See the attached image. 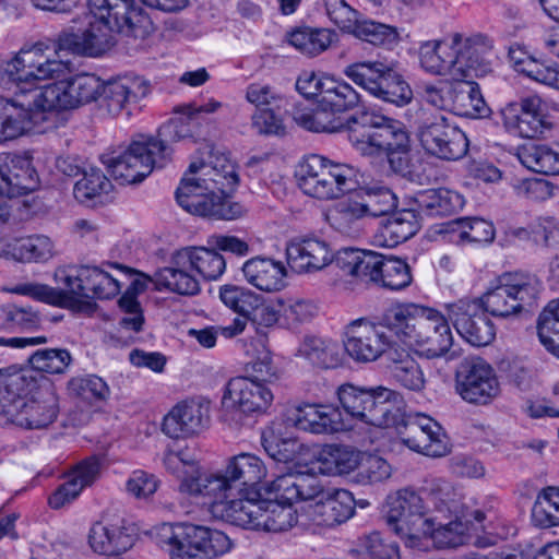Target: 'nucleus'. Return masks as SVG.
<instances>
[{"mask_svg":"<svg viewBox=\"0 0 559 559\" xmlns=\"http://www.w3.org/2000/svg\"><path fill=\"white\" fill-rule=\"evenodd\" d=\"M235 164L228 154L212 153L207 163H192L176 190L177 203L188 213L214 219L233 221L243 207L233 202L229 192L238 185Z\"/></svg>","mask_w":559,"mask_h":559,"instance_id":"nucleus-1","label":"nucleus"},{"mask_svg":"<svg viewBox=\"0 0 559 559\" xmlns=\"http://www.w3.org/2000/svg\"><path fill=\"white\" fill-rule=\"evenodd\" d=\"M53 280L57 287L40 283H20L8 292L52 306L81 311L92 299H111L120 290V282L103 266L70 264L56 269Z\"/></svg>","mask_w":559,"mask_h":559,"instance_id":"nucleus-2","label":"nucleus"},{"mask_svg":"<svg viewBox=\"0 0 559 559\" xmlns=\"http://www.w3.org/2000/svg\"><path fill=\"white\" fill-rule=\"evenodd\" d=\"M491 43L481 34L452 33L441 40L421 43V69L452 80L484 76L490 72Z\"/></svg>","mask_w":559,"mask_h":559,"instance_id":"nucleus-3","label":"nucleus"},{"mask_svg":"<svg viewBox=\"0 0 559 559\" xmlns=\"http://www.w3.org/2000/svg\"><path fill=\"white\" fill-rule=\"evenodd\" d=\"M347 136L361 155L385 154L394 173L411 181L417 177L409 158V138L401 122L380 115L364 114L348 120Z\"/></svg>","mask_w":559,"mask_h":559,"instance_id":"nucleus-4","label":"nucleus"},{"mask_svg":"<svg viewBox=\"0 0 559 559\" xmlns=\"http://www.w3.org/2000/svg\"><path fill=\"white\" fill-rule=\"evenodd\" d=\"M447 511L450 521L448 523L436 522L437 519L427 518L421 523V540L430 539L438 548L457 547L467 544L478 527L490 530L489 536H477L474 545L480 548L491 546L502 534L493 532V522L497 519V510L492 504L483 508H474L468 502L451 500L439 508L438 512Z\"/></svg>","mask_w":559,"mask_h":559,"instance_id":"nucleus-5","label":"nucleus"},{"mask_svg":"<svg viewBox=\"0 0 559 559\" xmlns=\"http://www.w3.org/2000/svg\"><path fill=\"white\" fill-rule=\"evenodd\" d=\"M182 121H170L159 130L157 138L141 136L134 140L121 154L103 155L102 162L110 176L120 185L138 183L143 181L155 167H163L169 159L171 150L169 140H179L189 135L183 131Z\"/></svg>","mask_w":559,"mask_h":559,"instance_id":"nucleus-6","label":"nucleus"},{"mask_svg":"<svg viewBox=\"0 0 559 559\" xmlns=\"http://www.w3.org/2000/svg\"><path fill=\"white\" fill-rule=\"evenodd\" d=\"M337 399L350 418L378 428L395 426L402 442L411 450L419 452L418 440L404 436L402 430L407 429L408 424L403 419L399 423V409L393 404L397 399L395 391L381 385L366 389L345 383L337 389Z\"/></svg>","mask_w":559,"mask_h":559,"instance_id":"nucleus-7","label":"nucleus"},{"mask_svg":"<svg viewBox=\"0 0 559 559\" xmlns=\"http://www.w3.org/2000/svg\"><path fill=\"white\" fill-rule=\"evenodd\" d=\"M335 260L344 273L385 290L401 292L413 282L411 266L395 255L344 248L337 252Z\"/></svg>","mask_w":559,"mask_h":559,"instance_id":"nucleus-8","label":"nucleus"},{"mask_svg":"<svg viewBox=\"0 0 559 559\" xmlns=\"http://www.w3.org/2000/svg\"><path fill=\"white\" fill-rule=\"evenodd\" d=\"M419 305L415 302H397L389 307L382 314L380 324L393 331L403 347L396 349L393 361L394 378L406 389L419 388Z\"/></svg>","mask_w":559,"mask_h":559,"instance_id":"nucleus-9","label":"nucleus"},{"mask_svg":"<svg viewBox=\"0 0 559 559\" xmlns=\"http://www.w3.org/2000/svg\"><path fill=\"white\" fill-rule=\"evenodd\" d=\"M358 170L352 165L334 163L321 155L308 156L299 166V188L307 195L331 200L355 189Z\"/></svg>","mask_w":559,"mask_h":559,"instance_id":"nucleus-10","label":"nucleus"},{"mask_svg":"<svg viewBox=\"0 0 559 559\" xmlns=\"http://www.w3.org/2000/svg\"><path fill=\"white\" fill-rule=\"evenodd\" d=\"M162 542L168 547L170 559H216L233 546L222 531L190 523L165 527Z\"/></svg>","mask_w":559,"mask_h":559,"instance_id":"nucleus-11","label":"nucleus"},{"mask_svg":"<svg viewBox=\"0 0 559 559\" xmlns=\"http://www.w3.org/2000/svg\"><path fill=\"white\" fill-rule=\"evenodd\" d=\"M87 5L90 22L109 39V46L114 44V32L141 39L152 32L150 17L134 0H87Z\"/></svg>","mask_w":559,"mask_h":559,"instance_id":"nucleus-12","label":"nucleus"},{"mask_svg":"<svg viewBox=\"0 0 559 559\" xmlns=\"http://www.w3.org/2000/svg\"><path fill=\"white\" fill-rule=\"evenodd\" d=\"M344 74L370 95L396 106H405L413 98L408 83L389 64L379 60L354 62Z\"/></svg>","mask_w":559,"mask_h":559,"instance_id":"nucleus-13","label":"nucleus"},{"mask_svg":"<svg viewBox=\"0 0 559 559\" xmlns=\"http://www.w3.org/2000/svg\"><path fill=\"white\" fill-rule=\"evenodd\" d=\"M540 288V282L535 275L504 273L490 283L479 301L490 314L508 317L519 312L524 304L535 300Z\"/></svg>","mask_w":559,"mask_h":559,"instance_id":"nucleus-14","label":"nucleus"},{"mask_svg":"<svg viewBox=\"0 0 559 559\" xmlns=\"http://www.w3.org/2000/svg\"><path fill=\"white\" fill-rule=\"evenodd\" d=\"M104 82L94 74H79L48 84L33 96V104L49 118L56 111L78 108L100 97Z\"/></svg>","mask_w":559,"mask_h":559,"instance_id":"nucleus-15","label":"nucleus"},{"mask_svg":"<svg viewBox=\"0 0 559 559\" xmlns=\"http://www.w3.org/2000/svg\"><path fill=\"white\" fill-rule=\"evenodd\" d=\"M68 71V63L58 58L57 50L49 53L43 44L22 49L4 68L9 81L29 85L39 81L59 79Z\"/></svg>","mask_w":559,"mask_h":559,"instance_id":"nucleus-16","label":"nucleus"},{"mask_svg":"<svg viewBox=\"0 0 559 559\" xmlns=\"http://www.w3.org/2000/svg\"><path fill=\"white\" fill-rule=\"evenodd\" d=\"M501 116L504 128L521 138H537L554 126L548 103L538 95H530L519 103L508 104L502 108Z\"/></svg>","mask_w":559,"mask_h":559,"instance_id":"nucleus-17","label":"nucleus"},{"mask_svg":"<svg viewBox=\"0 0 559 559\" xmlns=\"http://www.w3.org/2000/svg\"><path fill=\"white\" fill-rule=\"evenodd\" d=\"M421 148L441 159L456 160L466 155L468 140L456 126L443 115L425 118L421 126Z\"/></svg>","mask_w":559,"mask_h":559,"instance_id":"nucleus-18","label":"nucleus"},{"mask_svg":"<svg viewBox=\"0 0 559 559\" xmlns=\"http://www.w3.org/2000/svg\"><path fill=\"white\" fill-rule=\"evenodd\" d=\"M383 513L390 528L407 547L418 545L419 492L415 488L406 487L389 495Z\"/></svg>","mask_w":559,"mask_h":559,"instance_id":"nucleus-19","label":"nucleus"},{"mask_svg":"<svg viewBox=\"0 0 559 559\" xmlns=\"http://www.w3.org/2000/svg\"><path fill=\"white\" fill-rule=\"evenodd\" d=\"M40 186L32 156L27 153H0V197L27 195Z\"/></svg>","mask_w":559,"mask_h":559,"instance_id":"nucleus-20","label":"nucleus"},{"mask_svg":"<svg viewBox=\"0 0 559 559\" xmlns=\"http://www.w3.org/2000/svg\"><path fill=\"white\" fill-rule=\"evenodd\" d=\"M344 348L356 361H374L390 347L391 340L380 323L360 318L346 326Z\"/></svg>","mask_w":559,"mask_h":559,"instance_id":"nucleus-21","label":"nucleus"},{"mask_svg":"<svg viewBox=\"0 0 559 559\" xmlns=\"http://www.w3.org/2000/svg\"><path fill=\"white\" fill-rule=\"evenodd\" d=\"M44 381H50L44 376H38L32 369L9 366L0 373V423L16 412L17 406L27 401L44 385Z\"/></svg>","mask_w":559,"mask_h":559,"instance_id":"nucleus-22","label":"nucleus"},{"mask_svg":"<svg viewBox=\"0 0 559 559\" xmlns=\"http://www.w3.org/2000/svg\"><path fill=\"white\" fill-rule=\"evenodd\" d=\"M58 414V396L51 381L27 401L17 406L0 425L13 424L25 429H41L53 423Z\"/></svg>","mask_w":559,"mask_h":559,"instance_id":"nucleus-23","label":"nucleus"},{"mask_svg":"<svg viewBox=\"0 0 559 559\" xmlns=\"http://www.w3.org/2000/svg\"><path fill=\"white\" fill-rule=\"evenodd\" d=\"M151 92V84L139 75H122L104 82L100 94V108L110 117L123 112L130 115L131 107L146 97Z\"/></svg>","mask_w":559,"mask_h":559,"instance_id":"nucleus-24","label":"nucleus"},{"mask_svg":"<svg viewBox=\"0 0 559 559\" xmlns=\"http://www.w3.org/2000/svg\"><path fill=\"white\" fill-rule=\"evenodd\" d=\"M31 99L22 100L20 96L5 98L0 96V144L17 139L26 131L47 120L44 111Z\"/></svg>","mask_w":559,"mask_h":559,"instance_id":"nucleus-25","label":"nucleus"},{"mask_svg":"<svg viewBox=\"0 0 559 559\" xmlns=\"http://www.w3.org/2000/svg\"><path fill=\"white\" fill-rule=\"evenodd\" d=\"M273 399L267 384L237 376L226 383L223 404L248 415L263 414L272 405Z\"/></svg>","mask_w":559,"mask_h":559,"instance_id":"nucleus-26","label":"nucleus"},{"mask_svg":"<svg viewBox=\"0 0 559 559\" xmlns=\"http://www.w3.org/2000/svg\"><path fill=\"white\" fill-rule=\"evenodd\" d=\"M547 53L559 60V34H550L545 39ZM509 58L518 72L525 74L532 80L559 90V64H546L535 59L520 45L510 47Z\"/></svg>","mask_w":559,"mask_h":559,"instance_id":"nucleus-27","label":"nucleus"},{"mask_svg":"<svg viewBox=\"0 0 559 559\" xmlns=\"http://www.w3.org/2000/svg\"><path fill=\"white\" fill-rule=\"evenodd\" d=\"M209 403L188 400L178 403L164 417L162 430L173 439L187 438L201 432L209 424Z\"/></svg>","mask_w":559,"mask_h":559,"instance_id":"nucleus-28","label":"nucleus"},{"mask_svg":"<svg viewBox=\"0 0 559 559\" xmlns=\"http://www.w3.org/2000/svg\"><path fill=\"white\" fill-rule=\"evenodd\" d=\"M190 468L191 473H187L180 480L179 489L183 493L207 499L213 515L216 503H225L229 498L239 495L226 472L205 474L195 465Z\"/></svg>","mask_w":559,"mask_h":559,"instance_id":"nucleus-29","label":"nucleus"},{"mask_svg":"<svg viewBox=\"0 0 559 559\" xmlns=\"http://www.w3.org/2000/svg\"><path fill=\"white\" fill-rule=\"evenodd\" d=\"M355 499L350 491L326 488L319 495L318 502L307 507L309 519L317 525L333 527L349 520L355 513Z\"/></svg>","mask_w":559,"mask_h":559,"instance_id":"nucleus-30","label":"nucleus"},{"mask_svg":"<svg viewBox=\"0 0 559 559\" xmlns=\"http://www.w3.org/2000/svg\"><path fill=\"white\" fill-rule=\"evenodd\" d=\"M287 263L298 274L314 273L330 265L334 259L329 242L317 237L296 239L286 247Z\"/></svg>","mask_w":559,"mask_h":559,"instance_id":"nucleus-31","label":"nucleus"},{"mask_svg":"<svg viewBox=\"0 0 559 559\" xmlns=\"http://www.w3.org/2000/svg\"><path fill=\"white\" fill-rule=\"evenodd\" d=\"M290 420L297 429L314 435L347 429L341 411L331 404L302 403L294 408Z\"/></svg>","mask_w":559,"mask_h":559,"instance_id":"nucleus-32","label":"nucleus"},{"mask_svg":"<svg viewBox=\"0 0 559 559\" xmlns=\"http://www.w3.org/2000/svg\"><path fill=\"white\" fill-rule=\"evenodd\" d=\"M456 391L466 402L486 404L499 394V382L493 369L479 360L457 374Z\"/></svg>","mask_w":559,"mask_h":559,"instance_id":"nucleus-33","label":"nucleus"},{"mask_svg":"<svg viewBox=\"0 0 559 559\" xmlns=\"http://www.w3.org/2000/svg\"><path fill=\"white\" fill-rule=\"evenodd\" d=\"M129 531L122 522L96 521L88 530L87 544L97 555L120 556L133 546L134 536Z\"/></svg>","mask_w":559,"mask_h":559,"instance_id":"nucleus-34","label":"nucleus"},{"mask_svg":"<svg viewBox=\"0 0 559 559\" xmlns=\"http://www.w3.org/2000/svg\"><path fill=\"white\" fill-rule=\"evenodd\" d=\"M452 345V334L444 317L431 309L421 307V356L440 357Z\"/></svg>","mask_w":559,"mask_h":559,"instance_id":"nucleus-35","label":"nucleus"},{"mask_svg":"<svg viewBox=\"0 0 559 559\" xmlns=\"http://www.w3.org/2000/svg\"><path fill=\"white\" fill-rule=\"evenodd\" d=\"M476 304L467 305L465 311H453V324L457 333L473 346L489 345L496 336L491 320L484 313H475Z\"/></svg>","mask_w":559,"mask_h":559,"instance_id":"nucleus-36","label":"nucleus"},{"mask_svg":"<svg viewBox=\"0 0 559 559\" xmlns=\"http://www.w3.org/2000/svg\"><path fill=\"white\" fill-rule=\"evenodd\" d=\"M242 273L250 285L263 292H278L286 285L284 264L271 258L255 257L249 259L242 265Z\"/></svg>","mask_w":559,"mask_h":559,"instance_id":"nucleus-37","label":"nucleus"},{"mask_svg":"<svg viewBox=\"0 0 559 559\" xmlns=\"http://www.w3.org/2000/svg\"><path fill=\"white\" fill-rule=\"evenodd\" d=\"M180 251L171 258L170 265L155 273L154 283L157 290H168L181 296H194L200 292V283L189 265H180Z\"/></svg>","mask_w":559,"mask_h":559,"instance_id":"nucleus-38","label":"nucleus"},{"mask_svg":"<svg viewBox=\"0 0 559 559\" xmlns=\"http://www.w3.org/2000/svg\"><path fill=\"white\" fill-rule=\"evenodd\" d=\"M468 79L454 80L452 100L447 99L445 104H452L453 114L468 118H483L489 115V107L484 100L479 86Z\"/></svg>","mask_w":559,"mask_h":559,"instance_id":"nucleus-39","label":"nucleus"},{"mask_svg":"<svg viewBox=\"0 0 559 559\" xmlns=\"http://www.w3.org/2000/svg\"><path fill=\"white\" fill-rule=\"evenodd\" d=\"M57 46L59 50L88 57H98L110 47L109 39H105V35L97 32L91 22H88V27L81 33L61 32L57 38Z\"/></svg>","mask_w":559,"mask_h":559,"instance_id":"nucleus-40","label":"nucleus"},{"mask_svg":"<svg viewBox=\"0 0 559 559\" xmlns=\"http://www.w3.org/2000/svg\"><path fill=\"white\" fill-rule=\"evenodd\" d=\"M180 265H189L194 274L207 281L217 280L226 269L224 257L214 248L188 247L180 249Z\"/></svg>","mask_w":559,"mask_h":559,"instance_id":"nucleus-41","label":"nucleus"},{"mask_svg":"<svg viewBox=\"0 0 559 559\" xmlns=\"http://www.w3.org/2000/svg\"><path fill=\"white\" fill-rule=\"evenodd\" d=\"M237 495L229 498L225 503H216L214 516L235 526L257 531L259 520L260 500L237 498Z\"/></svg>","mask_w":559,"mask_h":559,"instance_id":"nucleus-42","label":"nucleus"},{"mask_svg":"<svg viewBox=\"0 0 559 559\" xmlns=\"http://www.w3.org/2000/svg\"><path fill=\"white\" fill-rule=\"evenodd\" d=\"M445 233L457 245H487L493 241L496 229L489 221L479 217H465L449 223Z\"/></svg>","mask_w":559,"mask_h":559,"instance_id":"nucleus-43","label":"nucleus"},{"mask_svg":"<svg viewBox=\"0 0 559 559\" xmlns=\"http://www.w3.org/2000/svg\"><path fill=\"white\" fill-rule=\"evenodd\" d=\"M226 473L238 493L245 487H254L266 476L263 461L251 453H240L231 457L226 466Z\"/></svg>","mask_w":559,"mask_h":559,"instance_id":"nucleus-44","label":"nucleus"},{"mask_svg":"<svg viewBox=\"0 0 559 559\" xmlns=\"http://www.w3.org/2000/svg\"><path fill=\"white\" fill-rule=\"evenodd\" d=\"M418 230L416 215L413 211H402L382 223L376 235L378 246L394 248L408 240Z\"/></svg>","mask_w":559,"mask_h":559,"instance_id":"nucleus-45","label":"nucleus"},{"mask_svg":"<svg viewBox=\"0 0 559 559\" xmlns=\"http://www.w3.org/2000/svg\"><path fill=\"white\" fill-rule=\"evenodd\" d=\"M318 103L328 114H342L357 108L361 104V96L346 81L326 78L324 94Z\"/></svg>","mask_w":559,"mask_h":559,"instance_id":"nucleus-46","label":"nucleus"},{"mask_svg":"<svg viewBox=\"0 0 559 559\" xmlns=\"http://www.w3.org/2000/svg\"><path fill=\"white\" fill-rule=\"evenodd\" d=\"M365 217L367 214L357 192L336 202L325 214L328 223L334 229L347 235L357 231Z\"/></svg>","mask_w":559,"mask_h":559,"instance_id":"nucleus-47","label":"nucleus"},{"mask_svg":"<svg viewBox=\"0 0 559 559\" xmlns=\"http://www.w3.org/2000/svg\"><path fill=\"white\" fill-rule=\"evenodd\" d=\"M260 515L257 531L283 532L297 523V514L293 506L276 500H260Z\"/></svg>","mask_w":559,"mask_h":559,"instance_id":"nucleus-48","label":"nucleus"},{"mask_svg":"<svg viewBox=\"0 0 559 559\" xmlns=\"http://www.w3.org/2000/svg\"><path fill=\"white\" fill-rule=\"evenodd\" d=\"M299 353L320 368H336L342 362V348L332 340L308 336L301 343Z\"/></svg>","mask_w":559,"mask_h":559,"instance_id":"nucleus-49","label":"nucleus"},{"mask_svg":"<svg viewBox=\"0 0 559 559\" xmlns=\"http://www.w3.org/2000/svg\"><path fill=\"white\" fill-rule=\"evenodd\" d=\"M532 523L538 528L559 526V487L547 486L538 491L531 514Z\"/></svg>","mask_w":559,"mask_h":559,"instance_id":"nucleus-50","label":"nucleus"},{"mask_svg":"<svg viewBox=\"0 0 559 559\" xmlns=\"http://www.w3.org/2000/svg\"><path fill=\"white\" fill-rule=\"evenodd\" d=\"M465 205V198L455 190L447 188L426 189L421 191V210L428 215H451Z\"/></svg>","mask_w":559,"mask_h":559,"instance_id":"nucleus-51","label":"nucleus"},{"mask_svg":"<svg viewBox=\"0 0 559 559\" xmlns=\"http://www.w3.org/2000/svg\"><path fill=\"white\" fill-rule=\"evenodd\" d=\"M335 34L328 28L298 27L287 36L288 43L301 53L317 56L326 50Z\"/></svg>","mask_w":559,"mask_h":559,"instance_id":"nucleus-52","label":"nucleus"},{"mask_svg":"<svg viewBox=\"0 0 559 559\" xmlns=\"http://www.w3.org/2000/svg\"><path fill=\"white\" fill-rule=\"evenodd\" d=\"M240 377L270 384L281 379V370L274 364L273 355L270 349L260 344V346L254 349L250 359L245 362Z\"/></svg>","mask_w":559,"mask_h":559,"instance_id":"nucleus-53","label":"nucleus"},{"mask_svg":"<svg viewBox=\"0 0 559 559\" xmlns=\"http://www.w3.org/2000/svg\"><path fill=\"white\" fill-rule=\"evenodd\" d=\"M519 158L525 167L535 173L559 175V151L547 145H526L521 148Z\"/></svg>","mask_w":559,"mask_h":559,"instance_id":"nucleus-54","label":"nucleus"},{"mask_svg":"<svg viewBox=\"0 0 559 559\" xmlns=\"http://www.w3.org/2000/svg\"><path fill=\"white\" fill-rule=\"evenodd\" d=\"M10 253L20 262H45L53 255V246L47 236L37 235L16 239Z\"/></svg>","mask_w":559,"mask_h":559,"instance_id":"nucleus-55","label":"nucleus"},{"mask_svg":"<svg viewBox=\"0 0 559 559\" xmlns=\"http://www.w3.org/2000/svg\"><path fill=\"white\" fill-rule=\"evenodd\" d=\"M451 451V442L439 423L421 414V455L442 457Z\"/></svg>","mask_w":559,"mask_h":559,"instance_id":"nucleus-56","label":"nucleus"},{"mask_svg":"<svg viewBox=\"0 0 559 559\" xmlns=\"http://www.w3.org/2000/svg\"><path fill=\"white\" fill-rule=\"evenodd\" d=\"M325 472L331 475H347L362 463V453L345 445L330 447L322 454Z\"/></svg>","mask_w":559,"mask_h":559,"instance_id":"nucleus-57","label":"nucleus"},{"mask_svg":"<svg viewBox=\"0 0 559 559\" xmlns=\"http://www.w3.org/2000/svg\"><path fill=\"white\" fill-rule=\"evenodd\" d=\"M352 552L357 559H400L399 546L372 532L358 538Z\"/></svg>","mask_w":559,"mask_h":559,"instance_id":"nucleus-58","label":"nucleus"},{"mask_svg":"<svg viewBox=\"0 0 559 559\" xmlns=\"http://www.w3.org/2000/svg\"><path fill=\"white\" fill-rule=\"evenodd\" d=\"M72 361V355L67 348L37 349L28 358L35 373L38 371L49 374L64 373Z\"/></svg>","mask_w":559,"mask_h":559,"instance_id":"nucleus-59","label":"nucleus"},{"mask_svg":"<svg viewBox=\"0 0 559 559\" xmlns=\"http://www.w3.org/2000/svg\"><path fill=\"white\" fill-rule=\"evenodd\" d=\"M261 443L270 457L283 463L294 462L302 448L297 439L278 438L271 428L263 430Z\"/></svg>","mask_w":559,"mask_h":559,"instance_id":"nucleus-60","label":"nucleus"},{"mask_svg":"<svg viewBox=\"0 0 559 559\" xmlns=\"http://www.w3.org/2000/svg\"><path fill=\"white\" fill-rule=\"evenodd\" d=\"M68 390L86 402H103L110 395L108 384L98 376H76L69 380Z\"/></svg>","mask_w":559,"mask_h":559,"instance_id":"nucleus-61","label":"nucleus"},{"mask_svg":"<svg viewBox=\"0 0 559 559\" xmlns=\"http://www.w3.org/2000/svg\"><path fill=\"white\" fill-rule=\"evenodd\" d=\"M538 336L547 350L559 357V299L550 301L540 313Z\"/></svg>","mask_w":559,"mask_h":559,"instance_id":"nucleus-62","label":"nucleus"},{"mask_svg":"<svg viewBox=\"0 0 559 559\" xmlns=\"http://www.w3.org/2000/svg\"><path fill=\"white\" fill-rule=\"evenodd\" d=\"M367 216H382L396 206L394 193L386 187L376 186L357 191Z\"/></svg>","mask_w":559,"mask_h":559,"instance_id":"nucleus-63","label":"nucleus"},{"mask_svg":"<svg viewBox=\"0 0 559 559\" xmlns=\"http://www.w3.org/2000/svg\"><path fill=\"white\" fill-rule=\"evenodd\" d=\"M111 187L110 180L100 169L91 168L85 170L83 177L74 185L73 194L79 202L87 203L108 193Z\"/></svg>","mask_w":559,"mask_h":559,"instance_id":"nucleus-64","label":"nucleus"}]
</instances>
